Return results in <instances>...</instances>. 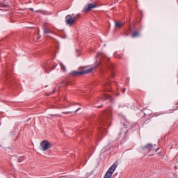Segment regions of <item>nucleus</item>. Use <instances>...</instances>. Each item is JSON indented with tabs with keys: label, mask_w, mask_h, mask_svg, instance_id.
<instances>
[{
	"label": "nucleus",
	"mask_w": 178,
	"mask_h": 178,
	"mask_svg": "<svg viewBox=\"0 0 178 178\" xmlns=\"http://www.w3.org/2000/svg\"><path fill=\"white\" fill-rule=\"evenodd\" d=\"M156 151H158V149H155V152H156Z\"/></svg>",
	"instance_id": "nucleus-29"
},
{
	"label": "nucleus",
	"mask_w": 178,
	"mask_h": 178,
	"mask_svg": "<svg viewBox=\"0 0 178 178\" xmlns=\"http://www.w3.org/2000/svg\"><path fill=\"white\" fill-rule=\"evenodd\" d=\"M95 58H99L100 60V63L102 65H105L107 69L108 70V72L107 73V82L104 84L105 91H109L107 87L111 86V83H109V79L115 77V65L112 63L111 61V58L108 57L106 55L102 53H99L95 56Z\"/></svg>",
	"instance_id": "nucleus-1"
},
{
	"label": "nucleus",
	"mask_w": 178,
	"mask_h": 178,
	"mask_svg": "<svg viewBox=\"0 0 178 178\" xmlns=\"http://www.w3.org/2000/svg\"><path fill=\"white\" fill-rule=\"evenodd\" d=\"M126 35H129V33H126Z\"/></svg>",
	"instance_id": "nucleus-27"
},
{
	"label": "nucleus",
	"mask_w": 178,
	"mask_h": 178,
	"mask_svg": "<svg viewBox=\"0 0 178 178\" xmlns=\"http://www.w3.org/2000/svg\"><path fill=\"white\" fill-rule=\"evenodd\" d=\"M126 92V88H123L122 89V92Z\"/></svg>",
	"instance_id": "nucleus-23"
},
{
	"label": "nucleus",
	"mask_w": 178,
	"mask_h": 178,
	"mask_svg": "<svg viewBox=\"0 0 178 178\" xmlns=\"http://www.w3.org/2000/svg\"><path fill=\"white\" fill-rule=\"evenodd\" d=\"M118 168V164L114 163L113 164L110 168L108 170V171L106 172L104 178H111L112 177V175H113V172L116 170V168Z\"/></svg>",
	"instance_id": "nucleus-6"
},
{
	"label": "nucleus",
	"mask_w": 178,
	"mask_h": 178,
	"mask_svg": "<svg viewBox=\"0 0 178 178\" xmlns=\"http://www.w3.org/2000/svg\"><path fill=\"white\" fill-rule=\"evenodd\" d=\"M78 111H80V108L76 109L75 112H77Z\"/></svg>",
	"instance_id": "nucleus-26"
},
{
	"label": "nucleus",
	"mask_w": 178,
	"mask_h": 178,
	"mask_svg": "<svg viewBox=\"0 0 178 178\" xmlns=\"http://www.w3.org/2000/svg\"><path fill=\"white\" fill-rule=\"evenodd\" d=\"M106 99H109L111 102H112V96L109 95L104 94L102 95L101 99L97 101V102H99V101H106Z\"/></svg>",
	"instance_id": "nucleus-11"
},
{
	"label": "nucleus",
	"mask_w": 178,
	"mask_h": 178,
	"mask_svg": "<svg viewBox=\"0 0 178 178\" xmlns=\"http://www.w3.org/2000/svg\"><path fill=\"white\" fill-rule=\"evenodd\" d=\"M154 149V146L151 143H148L145 147H143V151L145 152H151Z\"/></svg>",
	"instance_id": "nucleus-10"
},
{
	"label": "nucleus",
	"mask_w": 178,
	"mask_h": 178,
	"mask_svg": "<svg viewBox=\"0 0 178 178\" xmlns=\"http://www.w3.org/2000/svg\"><path fill=\"white\" fill-rule=\"evenodd\" d=\"M67 86H70V81H69V79H66L65 81H63L60 83V85L58 86V88H59V87H67Z\"/></svg>",
	"instance_id": "nucleus-13"
},
{
	"label": "nucleus",
	"mask_w": 178,
	"mask_h": 178,
	"mask_svg": "<svg viewBox=\"0 0 178 178\" xmlns=\"http://www.w3.org/2000/svg\"><path fill=\"white\" fill-rule=\"evenodd\" d=\"M60 66L63 72H66V67L63 64H60Z\"/></svg>",
	"instance_id": "nucleus-18"
},
{
	"label": "nucleus",
	"mask_w": 178,
	"mask_h": 178,
	"mask_svg": "<svg viewBox=\"0 0 178 178\" xmlns=\"http://www.w3.org/2000/svg\"><path fill=\"white\" fill-rule=\"evenodd\" d=\"M6 84L7 86H13L15 83V79H13V76L12 75V71L10 67L8 66L6 67Z\"/></svg>",
	"instance_id": "nucleus-2"
},
{
	"label": "nucleus",
	"mask_w": 178,
	"mask_h": 178,
	"mask_svg": "<svg viewBox=\"0 0 178 178\" xmlns=\"http://www.w3.org/2000/svg\"><path fill=\"white\" fill-rule=\"evenodd\" d=\"M53 144L48 140H43L40 143V149L42 151H47L50 148H52Z\"/></svg>",
	"instance_id": "nucleus-5"
},
{
	"label": "nucleus",
	"mask_w": 178,
	"mask_h": 178,
	"mask_svg": "<svg viewBox=\"0 0 178 178\" xmlns=\"http://www.w3.org/2000/svg\"><path fill=\"white\" fill-rule=\"evenodd\" d=\"M44 34H49V33H51V31L49 29H47V28H44Z\"/></svg>",
	"instance_id": "nucleus-17"
},
{
	"label": "nucleus",
	"mask_w": 178,
	"mask_h": 178,
	"mask_svg": "<svg viewBox=\"0 0 178 178\" xmlns=\"http://www.w3.org/2000/svg\"><path fill=\"white\" fill-rule=\"evenodd\" d=\"M109 119H111V113L104 112L99 118V122H100L103 126H106V124L109 123Z\"/></svg>",
	"instance_id": "nucleus-4"
},
{
	"label": "nucleus",
	"mask_w": 178,
	"mask_h": 178,
	"mask_svg": "<svg viewBox=\"0 0 178 178\" xmlns=\"http://www.w3.org/2000/svg\"><path fill=\"white\" fill-rule=\"evenodd\" d=\"M124 24L119 22V21H115V29H122L123 27Z\"/></svg>",
	"instance_id": "nucleus-14"
},
{
	"label": "nucleus",
	"mask_w": 178,
	"mask_h": 178,
	"mask_svg": "<svg viewBox=\"0 0 178 178\" xmlns=\"http://www.w3.org/2000/svg\"><path fill=\"white\" fill-rule=\"evenodd\" d=\"M79 17H80V14H77L75 17H74L73 18L75 19L76 22H77V19H79Z\"/></svg>",
	"instance_id": "nucleus-19"
},
{
	"label": "nucleus",
	"mask_w": 178,
	"mask_h": 178,
	"mask_svg": "<svg viewBox=\"0 0 178 178\" xmlns=\"http://www.w3.org/2000/svg\"><path fill=\"white\" fill-rule=\"evenodd\" d=\"M65 23L68 26H73L76 23V18H74L71 15H68L65 17Z\"/></svg>",
	"instance_id": "nucleus-8"
},
{
	"label": "nucleus",
	"mask_w": 178,
	"mask_h": 178,
	"mask_svg": "<svg viewBox=\"0 0 178 178\" xmlns=\"http://www.w3.org/2000/svg\"><path fill=\"white\" fill-rule=\"evenodd\" d=\"M141 33V29L134 31L131 35L132 38H137V37H140Z\"/></svg>",
	"instance_id": "nucleus-12"
},
{
	"label": "nucleus",
	"mask_w": 178,
	"mask_h": 178,
	"mask_svg": "<svg viewBox=\"0 0 178 178\" xmlns=\"http://www.w3.org/2000/svg\"><path fill=\"white\" fill-rule=\"evenodd\" d=\"M106 128H103L102 127H101L99 129V132L102 136H105L106 135Z\"/></svg>",
	"instance_id": "nucleus-15"
},
{
	"label": "nucleus",
	"mask_w": 178,
	"mask_h": 178,
	"mask_svg": "<svg viewBox=\"0 0 178 178\" xmlns=\"http://www.w3.org/2000/svg\"><path fill=\"white\" fill-rule=\"evenodd\" d=\"M144 114H145V115H147V113H144Z\"/></svg>",
	"instance_id": "nucleus-30"
},
{
	"label": "nucleus",
	"mask_w": 178,
	"mask_h": 178,
	"mask_svg": "<svg viewBox=\"0 0 178 178\" xmlns=\"http://www.w3.org/2000/svg\"><path fill=\"white\" fill-rule=\"evenodd\" d=\"M46 73H49V71L45 70Z\"/></svg>",
	"instance_id": "nucleus-24"
},
{
	"label": "nucleus",
	"mask_w": 178,
	"mask_h": 178,
	"mask_svg": "<svg viewBox=\"0 0 178 178\" xmlns=\"http://www.w3.org/2000/svg\"><path fill=\"white\" fill-rule=\"evenodd\" d=\"M102 106H102H97V108H101Z\"/></svg>",
	"instance_id": "nucleus-25"
},
{
	"label": "nucleus",
	"mask_w": 178,
	"mask_h": 178,
	"mask_svg": "<svg viewBox=\"0 0 178 178\" xmlns=\"http://www.w3.org/2000/svg\"><path fill=\"white\" fill-rule=\"evenodd\" d=\"M72 16H74V14H72Z\"/></svg>",
	"instance_id": "nucleus-28"
},
{
	"label": "nucleus",
	"mask_w": 178,
	"mask_h": 178,
	"mask_svg": "<svg viewBox=\"0 0 178 178\" xmlns=\"http://www.w3.org/2000/svg\"><path fill=\"white\" fill-rule=\"evenodd\" d=\"M0 147H2V145H0Z\"/></svg>",
	"instance_id": "nucleus-31"
},
{
	"label": "nucleus",
	"mask_w": 178,
	"mask_h": 178,
	"mask_svg": "<svg viewBox=\"0 0 178 178\" xmlns=\"http://www.w3.org/2000/svg\"><path fill=\"white\" fill-rule=\"evenodd\" d=\"M66 113V114H67V113H73V111L65 112V113Z\"/></svg>",
	"instance_id": "nucleus-21"
},
{
	"label": "nucleus",
	"mask_w": 178,
	"mask_h": 178,
	"mask_svg": "<svg viewBox=\"0 0 178 178\" xmlns=\"http://www.w3.org/2000/svg\"><path fill=\"white\" fill-rule=\"evenodd\" d=\"M55 91H56V90H54L53 91V92H51L50 94H49V95H52V94H54V93L55 92Z\"/></svg>",
	"instance_id": "nucleus-20"
},
{
	"label": "nucleus",
	"mask_w": 178,
	"mask_h": 178,
	"mask_svg": "<svg viewBox=\"0 0 178 178\" xmlns=\"http://www.w3.org/2000/svg\"><path fill=\"white\" fill-rule=\"evenodd\" d=\"M129 33H131V26H129Z\"/></svg>",
	"instance_id": "nucleus-22"
},
{
	"label": "nucleus",
	"mask_w": 178,
	"mask_h": 178,
	"mask_svg": "<svg viewBox=\"0 0 178 178\" xmlns=\"http://www.w3.org/2000/svg\"><path fill=\"white\" fill-rule=\"evenodd\" d=\"M97 66H99V65H97L95 67H92L89 69L83 70L82 71H72L70 72V75L74 76V77H77L83 74H88V73H91L92 70H94V69H97Z\"/></svg>",
	"instance_id": "nucleus-3"
},
{
	"label": "nucleus",
	"mask_w": 178,
	"mask_h": 178,
	"mask_svg": "<svg viewBox=\"0 0 178 178\" xmlns=\"http://www.w3.org/2000/svg\"><path fill=\"white\" fill-rule=\"evenodd\" d=\"M95 8H97V5L92 4V3H88V5L85 6L82 12L83 13H87L92 10V9H95Z\"/></svg>",
	"instance_id": "nucleus-9"
},
{
	"label": "nucleus",
	"mask_w": 178,
	"mask_h": 178,
	"mask_svg": "<svg viewBox=\"0 0 178 178\" xmlns=\"http://www.w3.org/2000/svg\"><path fill=\"white\" fill-rule=\"evenodd\" d=\"M114 56L117 58V59H120L122 58V56H120V54H118L117 52L114 53Z\"/></svg>",
	"instance_id": "nucleus-16"
},
{
	"label": "nucleus",
	"mask_w": 178,
	"mask_h": 178,
	"mask_svg": "<svg viewBox=\"0 0 178 178\" xmlns=\"http://www.w3.org/2000/svg\"><path fill=\"white\" fill-rule=\"evenodd\" d=\"M124 129H122L118 135V139L121 141H124V140L126 139V133H127V127H126V124H124Z\"/></svg>",
	"instance_id": "nucleus-7"
}]
</instances>
